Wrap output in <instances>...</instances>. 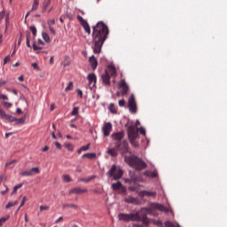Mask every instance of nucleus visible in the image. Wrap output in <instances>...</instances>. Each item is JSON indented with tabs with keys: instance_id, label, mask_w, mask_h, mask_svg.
Returning <instances> with one entry per match:
<instances>
[{
	"instance_id": "nucleus-1",
	"label": "nucleus",
	"mask_w": 227,
	"mask_h": 227,
	"mask_svg": "<svg viewBox=\"0 0 227 227\" xmlns=\"http://www.w3.org/2000/svg\"><path fill=\"white\" fill-rule=\"evenodd\" d=\"M92 49L94 54H100L105 42L109 36V27L104 21H98L92 27Z\"/></svg>"
},
{
	"instance_id": "nucleus-2",
	"label": "nucleus",
	"mask_w": 227,
	"mask_h": 227,
	"mask_svg": "<svg viewBox=\"0 0 227 227\" xmlns=\"http://www.w3.org/2000/svg\"><path fill=\"white\" fill-rule=\"evenodd\" d=\"M119 221H124V223H130V221L141 222L144 224H150V221L146 216V214L139 215L137 213L125 214L121 213L118 215Z\"/></svg>"
},
{
	"instance_id": "nucleus-3",
	"label": "nucleus",
	"mask_w": 227,
	"mask_h": 227,
	"mask_svg": "<svg viewBox=\"0 0 227 227\" xmlns=\"http://www.w3.org/2000/svg\"><path fill=\"white\" fill-rule=\"evenodd\" d=\"M124 160L126 164H129V166L133 168V169H136V171H143V169H146V168H148L146 162L137 156H125Z\"/></svg>"
},
{
	"instance_id": "nucleus-4",
	"label": "nucleus",
	"mask_w": 227,
	"mask_h": 227,
	"mask_svg": "<svg viewBox=\"0 0 227 227\" xmlns=\"http://www.w3.org/2000/svg\"><path fill=\"white\" fill-rule=\"evenodd\" d=\"M127 132H128V138L130 145L135 148H138L139 144L136 142V140L137 139V137H139V128L134 125L129 126Z\"/></svg>"
},
{
	"instance_id": "nucleus-5",
	"label": "nucleus",
	"mask_w": 227,
	"mask_h": 227,
	"mask_svg": "<svg viewBox=\"0 0 227 227\" xmlns=\"http://www.w3.org/2000/svg\"><path fill=\"white\" fill-rule=\"evenodd\" d=\"M146 213L149 214V215H157V214H153V210H160V212H164L165 214H168V212H173V210L164 207L162 204L158 203H153L150 206V208H145Z\"/></svg>"
},
{
	"instance_id": "nucleus-6",
	"label": "nucleus",
	"mask_w": 227,
	"mask_h": 227,
	"mask_svg": "<svg viewBox=\"0 0 227 227\" xmlns=\"http://www.w3.org/2000/svg\"><path fill=\"white\" fill-rule=\"evenodd\" d=\"M106 175L109 176V178H113L114 180H120V178L123 176V170L116 167V165H113L109 171L106 172Z\"/></svg>"
},
{
	"instance_id": "nucleus-7",
	"label": "nucleus",
	"mask_w": 227,
	"mask_h": 227,
	"mask_svg": "<svg viewBox=\"0 0 227 227\" xmlns=\"http://www.w3.org/2000/svg\"><path fill=\"white\" fill-rule=\"evenodd\" d=\"M115 146L117 150H119L121 155H125V153H129V142L127 140L116 142Z\"/></svg>"
},
{
	"instance_id": "nucleus-8",
	"label": "nucleus",
	"mask_w": 227,
	"mask_h": 227,
	"mask_svg": "<svg viewBox=\"0 0 227 227\" xmlns=\"http://www.w3.org/2000/svg\"><path fill=\"white\" fill-rule=\"evenodd\" d=\"M128 107L131 114H136L137 113V104L136 103V97L131 94L128 100Z\"/></svg>"
},
{
	"instance_id": "nucleus-9",
	"label": "nucleus",
	"mask_w": 227,
	"mask_h": 227,
	"mask_svg": "<svg viewBox=\"0 0 227 227\" xmlns=\"http://www.w3.org/2000/svg\"><path fill=\"white\" fill-rule=\"evenodd\" d=\"M40 173V168L38 167L32 168L30 170H25L20 172L21 176H33L34 175H38Z\"/></svg>"
},
{
	"instance_id": "nucleus-10",
	"label": "nucleus",
	"mask_w": 227,
	"mask_h": 227,
	"mask_svg": "<svg viewBox=\"0 0 227 227\" xmlns=\"http://www.w3.org/2000/svg\"><path fill=\"white\" fill-rule=\"evenodd\" d=\"M125 137V131H119L112 134V138L117 143H121V139Z\"/></svg>"
},
{
	"instance_id": "nucleus-11",
	"label": "nucleus",
	"mask_w": 227,
	"mask_h": 227,
	"mask_svg": "<svg viewBox=\"0 0 227 227\" xmlns=\"http://www.w3.org/2000/svg\"><path fill=\"white\" fill-rule=\"evenodd\" d=\"M112 130H113V124L111 122H106L102 128L104 136L106 137H107V136H109V134H111Z\"/></svg>"
},
{
	"instance_id": "nucleus-12",
	"label": "nucleus",
	"mask_w": 227,
	"mask_h": 227,
	"mask_svg": "<svg viewBox=\"0 0 227 227\" xmlns=\"http://www.w3.org/2000/svg\"><path fill=\"white\" fill-rule=\"evenodd\" d=\"M101 78L105 86H111V76L107 72L103 73Z\"/></svg>"
},
{
	"instance_id": "nucleus-13",
	"label": "nucleus",
	"mask_w": 227,
	"mask_h": 227,
	"mask_svg": "<svg viewBox=\"0 0 227 227\" xmlns=\"http://www.w3.org/2000/svg\"><path fill=\"white\" fill-rule=\"evenodd\" d=\"M119 87L122 89L121 95H127V92L129 91V85H127L125 80H121Z\"/></svg>"
},
{
	"instance_id": "nucleus-14",
	"label": "nucleus",
	"mask_w": 227,
	"mask_h": 227,
	"mask_svg": "<svg viewBox=\"0 0 227 227\" xmlns=\"http://www.w3.org/2000/svg\"><path fill=\"white\" fill-rule=\"evenodd\" d=\"M85 192H88V189L80 187L74 188L69 192L70 194H84Z\"/></svg>"
},
{
	"instance_id": "nucleus-15",
	"label": "nucleus",
	"mask_w": 227,
	"mask_h": 227,
	"mask_svg": "<svg viewBox=\"0 0 227 227\" xmlns=\"http://www.w3.org/2000/svg\"><path fill=\"white\" fill-rule=\"evenodd\" d=\"M89 62L92 70H97V67H98V62L97 61V58H95V55L90 57Z\"/></svg>"
},
{
	"instance_id": "nucleus-16",
	"label": "nucleus",
	"mask_w": 227,
	"mask_h": 227,
	"mask_svg": "<svg viewBox=\"0 0 227 227\" xmlns=\"http://www.w3.org/2000/svg\"><path fill=\"white\" fill-rule=\"evenodd\" d=\"M90 86H95L97 84V75L95 74H90L87 77Z\"/></svg>"
},
{
	"instance_id": "nucleus-17",
	"label": "nucleus",
	"mask_w": 227,
	"mask_h": 227,
	"mask_svg": "<svg viewBox=\"0 0 227 227\" xmlns=\"http://www.w3.org/2000/svg\"><path fill=\"white\" fill-rule=\"evenodd\" d=\"M0 117L2 118V120H5L6 121L13 122V116L7 114L6 112H4V111H3L0 114Z\"/></svg>"
},
{
	"instance_id": "nucleus-18",
	"label": "nucleus",
	"mask_w": 227,
	"mask_h": 227,
	"mask_svg": "<svg viewBox=\"0 0 227 227\" xmlns=\"http://www.w3.org/2000/svg\"><path fill=\"white\" fill-rule=\"evenodd\" d=\"M0 117L2 118V120H5L6 121L13 122V116L7 114L6 112H4V111H3L0 114Z\"/></svg>"
},
{
	"instance_id": "nucleus-19",
	"label": "nucleus",
	"mask_w": 227,
	"mask_h": 227,
	"mask_svg": "<svg viewBox=\"0 0 227 227\" xmlns=\"http://www.w3.org/2000/svg\"><path fill=\"white\" fill-rule=\"evenodd\" d=\"M105 72H107L110 77H116V68L114 66H108V69Z\"/></svg>"
},
{
	"instance_id": "nucleus-20",
	"label": "nucleus",
	"mask_w": 227,
	"mask_h": 227,
	"mask_svg": "<svg viewBox=\"0 0 227 227\" xmlns=\"http://www.w3.org/2000/svg\"><path fill=\"white\" fill-rule=\"evenodd\" d=\"M15 122V125H24L26 123V116H23L21 118H15L12 117V122Z\"/></svg>"
},
{
	"instance_id": "nucleus-21",
	"label": "nucleus",
	"mask_w": 227,
	"mask_h": 227,
	"mask_svg": "<svg viewBox=\"0 0 227 227\" xmlns=\"http://www.w3.org/2000/svg\"><path fill=\"white\" fill-rule=\"evenodd\" d=\"M106 153L108 155H111V157H118V148H116V145L114 148L109 149Z\"/></svg>"
},
{
	"instance_id": "nucleus-22",
	"label": "nucleus",
	"mask_w": 227,
	"mask_h": 227,
	"mask_svg": "<svg viewBox=\"0 0 227 227\" xmlns=\"http://www.w3.org/2000/svg\"><path fill=\"white\" fill-rule=\"evenodd\" d=\"M70 63H72V60L70 59V57L65 56L64 61L61 63V65L65 67H70Z\"/></svg>"
},
{
	"instance_id": "nucleus-23",
	"label": "nucleus",
	"mask_w": 227,
	"mask_h": 227,
	"mask_svg": "<svg viewBox=\"0 0 227 227\" xmlns=\"http://www.w3.org/2000/svg\"><path fill=\"white\" fill-rule=\"evenodd\" d=\"M141 194H142V196H149L151 198L157 196V192H148V191H143V192H141Z\"/></svg>"
},
{
	"instance_id": "nucleus-24",
	"label": "nucleus",
	"mask_w": 227,
	"mask_h": 227,
	"mask_svg": "<svg viewBox=\"0 0 227 227\" xmlns=\"http://www.w3.org/2000/svg\"><path fill=\"white\" fill-rule=\"evenodd\" d=\"M122 184L121 182L118 181L117 183L112 184V189L113 191H120L121 189Z\"/></svg>"
},
{
	"instance_id": "nucleus-25",
	"label": "nucleus",
	"mask_w": 227,
	"mask_h": 227,
	"mask_svg": "<svg viewBox=\"0 0 227 227\" xmlns=\"http://www.w3.org/2000/svg\"><path fill=\"white\" fill-rule=\"evenodd\" d=\"M82 26L88 35H91V28L90 27V24H88V21L82 23Z\"/></svg>"
},
{
	"instance_id": "nucleus-26",
	"label": "nucleus",
	"mask_w": 227,
	"mask_h": 227,
	"mask_svg": "<svg viewBox=\"0 0 227 227\" xmlns=\"http://www.w3.org/2000/svg\"><path fill=\"white\" fill-rule=\"evenodd\" d=\"M95 157H97V153H85L82 156V159H95Z\"/></svg>"
},
{
	"instance_id": "nucleus-27",
	"label": "nucleus",
	"mask_w": 227,
	"mask_h": 227,
	"mask_svg": "<svg viewBox=\"0 0 227 227\" xmlns=\"http://www.w3.org/2000/svg\"><path fill=\"white\" fill-rule=\"evenodd\" d=\"M51 4V0H43L42 12L43 13H45L47 12V7Z\"/></svg>"
},
{
	"instance_id": "nucleus-28",
	"label": "nucleus",
	"mask_w": 227,
	"mask_h": 227,
	"mask_svg": "<svg viewBox=\"0 0 227 227\" xmlns=\"http://www.w3.org/2000/svg\"><path fill=\"white\" fill-rule=\"evenodd\" d=\"M144 175L149 178H157V172L145 171L144 172Z\"/></svg>"
},
{
	"instance_id": "nucleus-29",
	"label": "nucleus",
	"mask_w": 227,
	"mask_h": 227,
	"mask_svg": "<svg viewBox=\"0 0 227 227\" xmlns=\"http://www.w3.org/2000/svg\"><path fill=\"white\" fill-rule=\"evenodd\" d=\"M62 208H74V210H77L79 207L75 204H63Z\"/></svg>"
},
{
	"instance_id": "nucleus-30",
	"label": "nucleus",
	"mask_w": 227,
	"mask_h": 227,
	"mask_svg": "<svg viewBox=\"0 0 227 227\" xmlns=\"http://www.w3.org/2000/svg\"><path fill=\"white\" fill-rule=\"evenodd\" d=\"M42 36L46 43H51V37L49 36V34H47V32H43Z\"/></svg>"
},
{
	"instance_id": "nucleus-31",
	"label": "nucleus",
	"mask_w": 227,
	"mask_h": 227,
	"mask_svg": "<svg viewBox=\"0 0 227 227\" xmlns=\"http://www.w3.org/2000/svg\"><path fill=\"white\" fill-rule=\"evenodd\" d=\"M94 178H97V176H90L89 178H81L79 179V182H84L85 184H88L89 182H91V180H94Z\"/></svg>"
},
{
	"instance_id": "nucleus-32",
	"label": "nucleus",
	"mask_w": 227,
	"mask_h": 227,
	"mask_svg": "<svg viewBox=\"0 0 227 227\" xmlns=\"http://www.w3.org/2000/svg\"><path fill=\"white\" fill-rule=\"evenodd\" d=\"M40 4V0H34V4L31 12H36L38 10V5Z\"/></svg>"
},
{
	"instance_id": "nucleus-33",
	"label": "nucleus",
	"mask_w": 227,
	"mask_h": 227,
	"mask_svg": "<svg viewBox=\"0 0 227 227\" xmlns=\"http://www.w3.org/2000/svg\"><path fill=\"white\" fill-rule=\"evenodd\" d=\"M27 46L31 49V34L29 31H27Z\"/></svg>"
},
{
	"instance_id": "nucleus-34",
	"label": "nucleus",
	"mask_w": 227,
	"mask_h": 227,
	"mask_svg": "<svg viewBox=\"0 0 227 227\" xmlns=\"http://www.w3.org/2000/svg\"><path fill=\"white\" fill-rule=\"evenodd\" d=\"M22 185H24V184H19L15 185L13 187L12 196H13V194H17V191H19V189H20L22 187Z\"/></svg>"
},
{
	"instance_id": "nucleus-35",
	"label": "nucleus",
	"mask_w": 227,
	"mask_h": 227,
	"mask_svg": "<svg viewBox=\"0 0 227 227\" xmlns=\"http://www.w3.org/2000/svg\"><path fill=\"white\" fill-rule=\"evenodd\" d=\"M110 113H112V114H116L118 112L116 111V108L114 107V103H111L109 105V107H108Z\"/></svg>"
},
{
	"instance_id": "nucleus-36",
	"label": "nucleus",
	"mask_w": 227,
	"mask_h": 227,
	"mask_svg": "<svg viewBox=\"0 0 227 227\" xmlns=\"http://www.w3.org/2000/svg\"><path fill=\"white\" fill-rule=\"evenodd\" d=\"M126 203H137V200L134 197H128L124 200Z\"/></svg>"
},
{
	"instance_id": "nucleus-37",
	"label": "nucleus",
	"mask_w": 227,
	"mask_h": 227,
	"mask_svg": "<svg viewBox=\"0 0 227 227\" xmlns=\"http://www.w3.org/2000/svg\"><path fill=\"white\" fill-rule=\"evenodd\" d=\"M15 205H19V200L8 202L5 208H12V207H15Z\"/></svg>"
},
{
	"instance_id": "nucleus-38",
	"label": "nucleus",
	"mask_w": 227,
	"mask_h": 227,
	"mask_svg": "<svg viewBox=\"0 0 227 227\" xmlns=\"http://www.w3.org/2000/svg\"><path fill=\"white\" fill-rule=\"evenodd\" d=\"M74 90V82H69L68 86L66 87L65 91H72Z\"/></svg>"
},
{
	"instance_id": "nucleus-39",
	"label": "nucleus",
	"mask_w": 227,
	"mask_h": 227,
	"mask_svg": "<svg viewBox=\"0 0 227 227\" xmlns=\"http://www.w3.org/2000/svg\"><path fill=\"white\" fill-rule=\"evenodd\" d=\"M72 116H77L79 114V106H75L71 112Z\"/></svg>"
},
{
	"instance_id": "nucleus-40",
	"label": "nucleus",
	"mask_w": 227,
	"mask_h": 227,
	"mask_svg": "<svg viewBox=\"0 0 227 227\" xmlns=\"http://www.w3.org/2000/svg\"><path fill=\"white\" fill-rule=\"evenodd\" d=\"M62 178H63L64 182H66L67 184H68V182H72V179L70 178V176H68V175H63Z\"/></svg>"
},
{
	"instance_id": "nucleus-41",
	"label": "nucleus",
	"mask_w": 227,
	"mask_h": 227,
	"mask_svg": "<svg viewBox=\"0 0 227 227\" xmlns=\"http://www.w3.org/2000/svg\"><path fill=\"white\" fill-rule=\"evenodd\" d=\"M64 146L69 151L74 152V145L72 144H65Z\"/></svg>"
},
{
	"instance_id": "nucleus-42",
	"label": "nucleus",
	"mask_w": 227,
	"mask_h": 227,
	"mask_svg": "<svg viewBox=\"0 0 227 227\" xmlns=\"http://www.w3.org/2000/svg\"><path fill=\"white\" fill-rule=\"evenodd\" d=\"M19 161L17 160H12V161L5 163V168H9V166H12V164H17Z\"/></svg>"
},
{
	"instance_id": "nucleus-43",
	"label": "nucleus",
	"mask_w": 227,
	"mask_h": 227,
	"mask_svg": "<svg viewBox=\"0 0 227 227\" xmlns=\"http://www.w3.org/2000/svg\"><path fill=\"white\" fill-rule=\"evenodd\" d=\"M8 219H10V215H8L7 217L0 218V227L3 226V223H6V221H8Z\"/></svg>"
},
{
	"instance_id": "nucleus-44",
	"label": "nucleus",
	"mask_w": 227,
	"mask_h": 227,
	"mask_svg": "<svg viewBox=\"0 0 227 227\" xmlns=\"http://www.w3.org/2000/svg\"><path fill=\"white\" fill-rule=\"evenodd\" d=\"M90 144H88L87 145H83L81 147V150L82 152H88V150H90Z\"/></svg>"
},
{
	"instance_id": "nucleus-45",
	"label": "nucleus",
	"mask_w": 227,
	"mask_h": 227,
	"mask_svg": "<svg viewBox=\"0 0 227 227\" xmlns=\"http://www.w3.org/2000/svg\"><path fill=\"white\" fill-rule=\"evenodd\" d=\"M138 132L140 134H142L143 136H145L146 135V129H145V128L141 127V128H138Z\"/></svg>"
},
{
	"instance_id": "nucleus-46",
	"label": "nucleus",
	"mask_w": 227,
	"mask_h": 227,
	"mask_svg": "<svg viewBox=\"0 0 227 227\" xmlns=\"http://www.w3.org/2000/svg\"><path fill=\"white\" fill-rule=\"evenodd\" d=\"M30 30L32 31L33 35L36 36V27L31 26Z\"/></svg>"
},
{
	"instance_id": "nucleus-47",
	"label": "nucleus",
	"mask_w": 227,
	"mask_h": 227,
	"mask_svg": "<svg viewBox=\"0 0 227 227\" xmlns=\"http://www.w3.org/2000/svg\"><path fill=\"white\" fill-rule=\"evenodd\" d=\"M27 198L23 197L22 201H21V203L20 205V208H21V207H24V205L27 202Z\"/></svg>"
},
{
	"instance_id": "nucleus-48",
	"label": "nucleus",
	"mask_w": 227,
	"mask_h": 227,
	"mask_svg": "<svg viewBox=\"0 0 227 227\" xmlns=\"http://www.w3.org/2000/svg\"><path fill=\"white\" fill-rule=\"evenodd\" d=\"M77 19L81 24H83L84 22H86V20L84 19H82V17L81 15H78Z\"/></svg>"
},
{
	"instance_id": "nucleus-49",
	"label": "nucleus",
	"mask_w": 227,
	"mask_h": 227,
	"mask_svg": "<svg viewBox=\"0 0 227 227\" xmlns=\"http://www.w3.org/2000/svg\"><path fill=\"white\" fill-rule=\"evenodd\" d=\"M119 106H120V107H125V100L124 99H120L119 100Z\"/></svg>"
},
{
	"instance_id": "nucleus-50",
	"label": "nucleus",
	"mask_w": 227,
	"mask_h": 227,
	"mask_svg": "<svg viewBox=\"0 0 227 227\" xmlns=\"http://www.w3.org/2000/svg\"><path fill=\"white\" fill-rule=\"evenodd\" d=\"M54 24H56V20L54 19L48 20V25L50 26V27L51 26H54Z\"/></svg>"
},
{
	"instance_id": "nucleus-51",
	"label": "nucleus",
	"mask_w": 227,
	"mask_h": 227,
	"mask_svg": "<svg viewBox=\"0 0 227 227\" xmlns=\"http://www.w3.org/2000/svg\"><path fill=\"white\" fill-rule=\"evenodd\" d=\"M43 210H49V206H40V212H43Z\"/></svg>"
},
{
	"instance_id": "nucleus-52",
	"label": "nucleus",
	"mask_w": 227,
	"mask_h": 227,
	"mask_svg": "<svg viewBox=\"0 0 227 227\" xmlns=\"http://www.w3.org/2000/svg\"><path fill=\"white\" fill-rule=\"evenodd\" d=\"M33 50H34V51H42V47L36 46V43H34V44H33Z\"/></svg>"
},
{
	"instance_id": "nucleus-53",
	"label": "nucleus",
	"mask_w": 227,
	"mask_h": 227,
	"mask_svg": "<svg viewBox=\"0 0 227 227\" xmlns=\"http://www.w3.org/2000/svg\"><path fill=\"white\" fill-rule=\"evenodd\" d=\"M4 106L7 109H10V107H12V103H10V102H4Z\"/></svg>"
},
{
	"instance_id": "nucleus-54",
	"label": "nucleus",
	"mask_w": 227,
	"mask_h": 227,
	"mask_svg": "<svg viewBox=\"0 0 227 227\" xmlns=\"http://www.w3.org/2000/svg\"><path fill=\"white\" fill-rule=\"evenodd\" d=\"M6 15V12H4V11H2L0 12V20H3V19H4V16Z\"/></svg>"
},
{
	"instance_id": "nucleus-55",
	"label": "nucleus",
	"mask_w": 227,
	"mask_h": 227,
	"mask_svg": "<svg viewBox=\"0 0 227 227\" xmlns=\"http://www.w3.org/2000/svg\"><path fill=\"white\" fill-rule=\"evenodd\" d=\"M0 98H1V100H8V96L2 94V95H0Z\"/></svg>"
},
{
	"instance_id": "nucleus-56",
	"label": "nucleus",
	"mask_w": 227,
	"mask_h": 227,
	"mask_svg": "<svg viewBox=\"0 0 227 227\" xmlns=\"http://www.w3.org/2000/svg\"><path fill=\"white\" fill-rule=\"evenodd\" d=\"M55 146L56 148H58L59 150H61L62 145L59 144V142H55Z\"/></svg>"
},
{
	"instance_id": "nucleus-57",
	"label": "nucleus",
	"mask_w": 227,
	"mask_h": 227,
	"mask_svg": "<svg viewBox=\"0 0 227 227\" xmlns=\"http://www.w3.org/2000/svg\"><path fill=\"white\" fill-rule=\"evenodd\" d=\"M8 61H10V56H6L4 59V65H6V63H8Z\"/></svg>"
},
{
	"instance_id": "nucleus-58",
	"label": "nucleus",
	"mask_w": 227,
	"mask_h": 227,
	"mask_svg": "<svg viewBox=\"0 0 227 227\" xmlns=\"http://www.w3.org/2000/svg\"><path fill=\"white\" fill-rule=\"evenodd\" d=\"M77 93L81 98H82V90L81 89H77Z\"/></svg>"
},
{
	"instance_id": "nucleus-59",
	"label": "nucleus",
	"mask_w": 227,
	"mask_h": 227,
	"mask_svg": "<svg viewBox=\"0 0 227 227\" xmlns=\"http://www.w3.org/2000/svg\"><path fill=\"white\" fill-rule=\"evenodd\" d=\"M33 68H35V70H38V64L36 62L32 64Z\"/></svg>"
},
{
	"instance_id": "nucleus-60",
	"label": "nucleus",
	"mask_w": 227,
	"mask_h": 227,
	"mask_svg": "<svg viewBox=\"0 0 227 227\" xmlns=\"http://www.w3.org/2000/svg\"><path fill=\"white\" fill-rule=\"evenodd\" d=\"M6 81H3V80H0V88L1 86H4V84H6Z\"/></svg>"
},
{
	"instance_id": "nucleus-61",
	"label": "nucleus",
	"mask_w": 227,
	"mask_h": 227,
	"mask_svg": "<svg viewBox=\"0 0 227 227\" xmlns=\"http://www.w3.org/2000/svg\"><path fill=\"white\" fill-rule=\"evenodd\" d=\"M16 113H17V114H22V109L17 108Z\"/></svg>"
},
{
	"instance_id": "nucleus-62",
	"label": "nucleus",
	"mask_w": 227,
	"mask_h": 227,
	"mask_svg": "<svg viewBox=\"0 0 227 227\" xmlns=\"http://www.w3.org/2000/svg\"><path fill=\"white\" fill-rule=\"evenodd\" d=\"M50 31L52 35H56V30H54V28H52V27H50Z\"/></svg>"
},
{
	"instance_id": "nucleus-63",
	"label": "nucleus",
	"mask_w": 227,
	"mask_h": 227,
	"mask_svg": "<svg viewBox=\"0 0 227 227\" xmlns=\"http://www.w3.org/2000/svg\"><path fill=\"white\" fill-rule=\"evenodd\" d=\"M3 180H6V176H0V184H1V182H3Z\"/></svg>"
},
{
	"instance_id": "nucleus-64",
	"label": "nucleus",
	"mask_w": 227,
	"mask_h": 227,
	"mask_svg": "<svg viewBox=\"0 0 227 227\" xmlns=\"http://www.w3.org/2000/svg\"><path fill=\"white\" fill-rule=\"evenodd\" d=\"M49 150V146H44L43 149H42V152H47Z\"/></svg>"
}]
</instances>
